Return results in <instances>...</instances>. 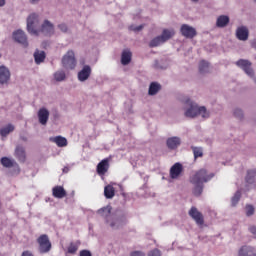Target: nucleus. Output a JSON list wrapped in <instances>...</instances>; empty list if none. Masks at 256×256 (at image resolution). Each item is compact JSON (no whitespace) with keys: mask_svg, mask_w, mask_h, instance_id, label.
I'll list each match as a JSON object with an SVG mask.
<instances>
[{"mask_svg":"<svg viewBox=\"0 0 256 256\" xmlns=\"http://www.w3.org/2000/svg\"><path fill=\"white\" fill-rule=\"evenodd\" d=\"M184 117L187 119H209L211 117V111L205 106H199V104L189 97L182 99Z\"/></svg>","mask_w":256,"mask_h":256,"instance_id":"f257e3e1","label":"nucleus"},{"mask_svg":"<svg viewBox=\"0 0 256 256\" xmlns=\"http://www.w3.org/2000/svg\"><path fill=\"white\" fill-rule=\"evenodd\" d=\"M99 213H106V223H108L111 229H121V227H125V224L127 223V216L122 215L115 218L111 214L110 208L99 210Z\"/></svg>","mask_w":256,"mask_h":256,"instance_id":"f03ea898","label":"nucleus"},{"mask_svg":"<svg viewBox=\"0 0 256 256\" xmlns=\"http://www.w3.org/2000/svg\"><path fill=\"white\" fill-rule=\"evenodd\" d=\"M39 27H41V16L32 12L26 18V30L30 35L39 37Z\"/></svg>","mask_w":256,"mask_h":256,"instance_id":"7ed1b4c3","label":"nucleus"},{"mask_svg":"<svg viewBox=\"0 0 256 256\" xmlns=\"http://www.w3.org/2000/svg\"><path fill=\"white\" fill-rule=\"evenodd\" d=\"M213 177H215V174H209L205 169H200L190 178V183H192V185L208 183Z\"/></svg>","mask_w":256,"mask_h":256,"instance_id":"20e7f679","label":"nucleus"},{"mask_svg":"<svg viewBox=\"0 0 256 256\" xmlns=\"http://www.w3.org/2000/svg\"><path fill=\"white\" fill-rule=\"evenodd\" d=\"M36 242L38 244V252L40 255H45V253H49V251L53 249V244H51V240L47 234L40 235Z\"/></svg>","mask_w":256,"mask_h":256,"instance_id":"39448f33","label":"nucleus"},{"mask_svg":"<svg viewBox=\"0 0 256 256\" xmlns=\"http://www.w3.org/2000/svg\"><path fill=\"white\" fill-rule=\"evenodd\" d=\"M235 65L242 69V71H244V73H246V75H248L250 79H253V77H255V71L251 67L253 65L251 61L247 59H239L238 61H236Z\"/></svg>","mask_w":256,"mask_h":256,"instance_id":"423d86ee","label":"nucleus"},{"mask_svg":"<svg viewBox=\"0 0 256 256\" xmlns=\"http://www.w3.org/2000/svg\"><path fill=\"white\" fill-rule=\"evenodd\" d=\"M41 33L46 37L55 35V25L47 19L44 20L38 29V36L41 35Z\"/></svg>","mask_w":256,"mask_h":256,"instance_id":"0eeeda50","label":"nucleus"},{"mask_svg":"<svg viewBox=\"0 0 256 256\" xmlns=\"http://www.w3.org/2000/svg\"><path fill=\"white\" fill-rule=\"evenodd\" d=\"M62 66L64 69H75L77 60H75V52L69 50L62 58Z\"/></svg>","mask_w":256,"mask_h":256,"instance_id":"6e6552de","label":"nucleus"},{"mask_svg":"<svg viewBox=\"0 0 256 256\" xmlns=\"http://www.w3.org/2000/svg\"><path fill=\"white\" fill-rule=\"evenodd\" d=\"M111 159H113V157L109 156L107 158H104L97 164L96 173L100 177H103V175H105L109 171V168L111 167Z\"/></svg>","mask_w":256,"mask_h":256,"instance_id":"1a4fd4ad","label":"nucleus"},{"mask_svg":"<svg viewBox=\"0 0 256 256\" xmlns=\"http://www.w3.org/2000/svg\"><path fill=\"white\" fill-rule=\"evenodd\" d=\"M180 33L181 36L185 37L186 39H194V37H197V30L188 24L181 25Z\"/></svg>","mask_w":256,"mask_h":256,"instance_id":"9d476101","label":"nucleus"},{"mask_svg":"<svg viewBox=\"0 0 256 256\" xmlns=\"http://www.w3.org/2000/svg\"><path fill=\"white\" fill-rule=\"evenodd\" d=\"M13 39L16 43L22 45V47H29V41H27V34L23 30H17L13 32Z\"/></svg>","mask_w":256,"mask_h":256,"instance_id":"9b49d317","label":"nucleus"},{"mask_svg":"<svg viewBox=\"0 0 256 256\" xmlns=\"http://www.w3.org/2000/svg\"><path fill=\"white\" fill-rule=\"evenodd\" d=\"M11 81V71L6 66H0V85H8Z\"/></svg>","mask_w":256,"mask_h":256,"instance_id":"f8f14e48","label":"nucleus"},{"mask_svg":"<svg viewBox=\"0 0 256 256\" xmlns=\"http://www.w3.org/2000/svg\"><path fill=\"white\" fill-rule=\"evenodd\" d=\"M91 66L89 65H84L81 71L78 72V81L81 83H84V81H87L89 77H91Z\"/></svg>","mask_w":256,"mask_h":256,"instance_id":"ddd939ff","label":"nucleus"},{"mask_svg":"<svg viewBox=\"0 0 256 256\" xmlns=\"http://www.w3.org/2000/svg\"><path fill=\"white\" fill-rule=\"evenodd\" d=\"M189 215L194 219L195 223L198 225H203L205 223V219L203 218V214L197 210L196 207H192L189 210Z\"/></svg>","mask_w":256,"mask_h":256,"instance_id":"4468645a","label":"nucleus"},{"mask_svg":"<svg viewBox=\"0 0 256 256\" xmlns=\"http://www.w3.org/2000/svg\"><path fill=\"white\" fill-rule=\"evenodd\" d=\"M236 38L239 41H247L249 39V28L247 26H240L236 29Z\"/></svg>","mask_w":256,"mask_h":256,"instance_id":"2eb2a0df","label":"nucleus"},{"mask_svg":"<svg viewBox=\"0 0 256 256\" xmlns=\"http://www.w3.org/2000/svg\"><path fill=\"white\" fill-rule=\"evenodd\" d=\"M181 173H183V165L179 162L175 163L170 168V177L172 179H179V177L181 176Z\"/></svg>","mask_w":256,"mask_h":256,"instance_id":"dca6fc26","label":"nucleus"},{"mask_svg":"<svg viewBox=\"0 0 256 256\" xmlns=\"http://www.w3.org/2000/svg\"><path fill=\"white\" fill-rule=\"evenodd\" d=\"M38 119L41 125H47V121H49V110L47 108H41L38 111Z\"/></svg>","mask_w":256,"mask_h":256,"instance_id":"f3484780","label":"nucleus"},{"mask_svg":"<svg viewBox=\"0 0 256 256\" xmlns=\"http://www.w3.org/2000/svg\"><path fill=\"white\" fill-rule=\"evenodd\" d=\"M52 195L56 199H63L64 197H67V191H65V188H63V186H55L52 189Z\"/></svg>","mask_w":256,"mask_h":256,"instance_id":"a211bd4d","label":"nucleus"},{"mask_svg":"<svg viewBox=\"0 0 256 256\" xmlns=\"http://www.w3.org/2000/svg\"><path fill=\"white\" fill-rule=\"evenodd\" d=\"M238 256H256L253 246H242L238 251Z\"/></svg>","mask_w":256,"mask_h":256,"instance_id":"6ab92c4d","label":"nucleus"},{"mask_svg":"<svg viewBox=\"0 0 256 256\" xmlns=\"http://www.w3.org/2000/svg\"><path fill=\"white\" fill-rule=\"evenodd\" d=\"M81 246V242H70L69 245L66 248V254L67 255H76L77 251H79V247Z\"/></svg>","mask_w":256,"mask_h":256,"instance_id":"aec40b11","label":"nucleus"},{"mask_svg":"<svg viewBox=\"0 0 256 256\" xmlns=\"http://www.w3.org/2000/svg\"><path fill=\"white\" fill-rule=\"evenodd\" d=\"M229 21H230L229 16L220 15L216 20V27H218L219 29H223L227 27V25H229Z\"/></svg>","mask_w":256,"mask_h":256,"instance_id":"412c9836","label":"nucleus"},{"mask_svg":"<svg viewBox=\"0 0 256 256\" xmlns=\"http://www.w3.org/2000/svg\"><path fill=\"white\" fill-rule=\"evenodd\" d=\"M166 145L168 149H177L181 145V139L179 137H171L167 139Z\"/></svg>","mask_w":256,"mask_h":256,"instance_id":"4be33fe9","label":"nucleus"},{"mask_svg":"<svg viewBox=\"0 0 256 256\" xmlns=\"http://www.w3.org/2000/svg\"><path fill=\"white\" fill-rule=\"evenodd\" d=\"M162 41H164V43H167V41H169V39H171L172 37H175V30L173 29H164L162 31V34L160 35Z\"/></svg>","mask_w":256,"mask_h":256,"instance_id":"5701e85b","label":"nucleus"},{"mask_svg":"<svg viewBox=\"0 0 256 256\" xmlns=\"http://www.w3.org/2000/svg\"><path fill=\"white\" fill-rule=\"evenodd\" d=\"M131 57H133L131 50H124L121 55V63L123 65H129L131 63Z\"/></svg>","mask_w":256,"mask_h":256,"instance_id":"b1692460","label":"nucleus"},{"mask_svg":"<svg viewBox=\"0 0 256 256\" xmlns=\"http://www.w3.org/2000/svg\"><path fill=\"white\" fill-rule=\"evenodd\" d=\"M50 141L56 143L57 147H67V138L63 136L52 137L50 138Z\"/></svg>","mask_w":256,"mask_h":256,"instance_id":"393cba45","label":"nucleus"},{"mask_svg":"<svg viewBox=\"0 0 256 256\" xmlns=\"http://www.w3.org/2000/svg\"><path fill=\"white\" fill-rule=\"evenodd\" d=\"M45 57H46L45 51L36 50L34 52V61L36 65H41V63L45 61Z\"/></svg>","mask_w":256,"mask_h":256,"instance_id":"a878e982","label":"nucleus"},{"mask_svg":"<svg viewBox=\"0 0 256 256\" xmlns=\"http://www.w3.org/2000/svg\"><path fill=\"white\" fill-rule=\"evenodd\" d=\"M161 91V84L157 82H152L148 89V95H157Z\"/></svg>","mask_w":256,"mask_h":256,"instance_id":"bb28decb","label":"nucleus"},{"mask_svg":"<svg viewBox=\"0 0 256 256\" xmlns=\"http://www.w3.org/2000/svg\"><path fill=\"white\" fill-rule=\"evenodd\" d=\"M15 156L21 163H25V148L21 146H17L15 150Z\"/></svg>","mask_w":256,"mask_h":256,"instance_id":"cd10ccee","label":"nucleus"},{"mask_svg":"<svg viewBox=\"0 0 256 256\" xmlns=\"http://www.w3.org/2000/svg\"><path fill=\"white\" fill-rule=\"evenodd\" d=\"M232 115L237 119L238 121H244L245 119V112L243 109L236 107L232 110Z\"/></svg>","mask_w":256,"mask_h":256,"instance_id":"c85d7f7f","label":"nucleus"},{"mask_svg":"<svg viewBox=\"0 0 256 256\" xmlns=\"http://www.w3.org/2000/svg\"><path fill=\"white\" fill-rule=\"evenodd\" d=\"M104 196L106 199H113L115 197V187L107 185L104 188Z\"/></svg>","mask_w":256,"mask_h":256,"instance_id":"c756f323","label":"nucleus"},{"mask_svg":"<svg viewBox=\"0 0 256 256\" xmlns=\"http://www.w3.org/2000/svg\"><path fill=\"white\" fill-rule=\"evenodd\" d=\"M153 67L154 69H167L169 62L166 59L155 60Z\"/></svg>","mask_w":256,"mask_h":256,"instance_id":"7c9ffc66","label":"nucleus"},{"mask_svg":"<svg viewBox=\"0 0 256 256\" xmlns=\"http://www.w3.org/2000/svg\"><path fill=\"white\" fill-rule=\"evenodd\" d=\"M163 43H165V42L163 41V38H161V36H156L155 38H153V39L149 42V47H150V48L159 47L160 45H163Z\"/></svg>","mask_w":256,"mask_h":256,"instance_id":"2f4dec72","label":"nucleus"},{"mask_svg":"<svg viewBox=\"0 0 256 256\" xmlns=\"http://www.w3.org/2000/svg\"><path fill=\"white\" fill-rule=\"evenodd\" d=\"M199 71L202 74L209 73V62L202 60L199 63Z\"/></svg>","mask_w":256,"mask_h":256,"instance_id":"473e14b6","label":"nucleus"},{"mask_svg":"<svg viewBox=\"0 0 256 256\" xmlns=\"http://www.w3.org/2000/svg\"><path fill=\"white\" fill-rule=\"evenodd\" d=\"M1 165H3V167H6L7 169H10V167H13V165H15V161L11 160L8 157H2Z\"/></svg>","mask_w":256,"mask_h":256,"instance_id":"72a5a7b5","label":"nucleus"},{"mask_svg":"<svg viewBox=\"0 0 256 256\" xmlns=\"http://www.w3.org/2000/svg\"><path fill=\"white\" fill-rule=\"evenodd\" d=\"M65 71L63 70H58L57 72L54 73V79L55 81L61 82V81H65Z\"/></svg>","mask_w":256,"mask_h":256,"instance_id":"f704fd0d","label":"nucleus"},{"mask_svg":"<svg viewBox=\"0 0 256 256\" xmlns=\"http://www.w3.org/2000/svg\"><path fill=\"white\" fill-rule=\"evenodd\" d=\"M193 185H194L193 195H195V197H199L203 193V184L199 183V184H193Z\"/></svg>","mask_w":256,"mask_h":256,"instance_id":"c9c22d12","label":"nucleus"},{"mask_svg":"<svg viewBox=\"0 0 256 256\" xmlns=\"http://www.w3.org/2000/svg\"><path fill=\"white\" fill-rule=\"evenodd\" d=\"M191 149H192L193 154H194V159H197L199 157H203V148L192 146Z\"/></svg>","mask_w":256,"mask_h":256,"instance_id":"e433bc0d","label":"nucleus"},{"mask_svg":"<svg viewBox=\"0 0 256 256\" xmlns=\"http://www.w3.org/2000/svg\"><path fill=\"white\" fill-rule=\"evenodd\" d=\"M255 177H256V170H249L246 176L247 183H254Z\"/></svg>","mask_w":256,"mask_h":256,"instance_id":"4c0bfd02","label":"nucleus"},{"mask_svg":"<svg viewBox=\"0 0 256 256\" xmlns=\"http://www.w3.org/2000/svg\"><path fill=\"white\" fill-rule=\"evenodd\" d=\"M241 200V191H237L231 199L232 207H235Z\"/></svg>","mask_w":256,"mask_h":256,"instance_id":"58836bf2","label":"nucleus"},{"mask_svg":"<svg viewBox=\"0 0 256 256\" xmlns=\"http://www.w3.org/2000/svg\"><path fill=\"white\" fill-rule=\"evenodd\" d=\"M255 213V207L253 205H246V215L247 217H251Z\"/></svg>","mask_w":256,"mask_h":256,"instance_id":"ea45409f","label":"nucleus"},{"mask_svg":"<svg viewBox=\"0 0 256 256\" xmlns=\"http://www.w3.org/2000/svg\"><path fill=\"white\" fill-rule=\"evenodd\" d=\"M143 27H145V26L144 25H139V26L131 25V26H129V30L134 31V33H139V31H143Z\"/></svg>","mask_w":256,"mask_h":256,"instance_id":"a19ab883","label":"nucleus"},{"mask_svg":"<svg viewBox=\"0 0 256 256\" xmlns=\"http://www.w3.org/2000/svg\"><path fill=\"white\" fill-rule=\"evenodd\" d=\"M58 29L62 32V33H68L69 32V27H67V24L62 23L58 25Z\"/></svg>","mask_w":256,"mask_h":256,"instance_id":"79ce46f5","label":"nucleus"},{"mask_svg":"<svg viewBox=\"0 0 256 256\" xmlns=\"http://www.w3.org/2000/svg\"><path fill=\"white\" fill-rule=\"evenodd\" d=\"M148 256H161V250L160 249H153L150 252H148Z\"/></svg>","mask_w":256,"mask_h":256,"instance_id":"37998d69","label":"nucleus"},{"mask_svg":"<svg viewBox=\"0 0 256 256\" xmlns=\"http://www.w3.org/2000/svg\"><path fill=\"white\" fill-rule=\"evenodd\" d=\"M11 131H13V129H1L0 130V135L2 137H7V135H9V133H11Z\"/></svg>","mask_w":256,"mask_h":256,"instance_id":"c03bdc74","label":"nucleus"},{"mask_svg":"<svg viewBox=\"0 0 256 256\" xmlns=\"http://www.w3.org/2000/svg\"><path fill=\"white\" fill-rule=\"evenodd\" d=\"M249 231L253 235L254 239H256V226L255 225L250 226Z\"/></svg>","mask_w":256,"mask_h":256,"instance_id":"a18cd8bd","label":"nucleus"},{"mask_svg":"<svg viewBox=\"0 0 256 256\" xmlns=\"http://www.w3.org/2000/svg\"><path fill=\"white\" fill-rule=\"evenodd\" d=\"M79 256H93L89 250H81Z\"/></svg>","mask_w":256,"mask_h":256,"instance_id":"49530a36","label":"nucleus"},{"mask_svg":"<svg viewBox=\"0 0 256 256\" xmlns=\"http://www.w3.org/2000/svg\"><path fill=\"white\" fill-rule=\"evenodd\" d=\"M130 256H145V254L141 251H133L130 253Z\"/></svg>","mask_w":256,"mask_h":256,"instance_id":"de8ad7c7","label":"nucleus"},{"mask_svg":"<svg viewBox=\"0 0 256 256\" xmlns=\"http://www.w3.org/2000/svg\"><path fill=\"white\" fill-rule=\"evenodd\" d=\"M6 1L5 0H0V7H5Z\"/></svg>","mask_w":256,"mask_h":256,"instance_id":"09e8293b","label":"nucleus"},{"mask_svg":"<svg viewBox=\"0 0 256 256\" xmlns=\"http://www.w3.org/2000/svg\"><path fill=\"white\" fill-rule=\"evenodd\" d=\"M5 129H15V126H13V124H8Z\"/></svg>","mask_w":256,"mask_h":256,"instance_id":"8fccbe9b","label":"nucleus"},{"mask_svg":"<svg viewBox=\"0 0 256 256\" xmlns=\"http://www.w3.org/2000/svg\"><path fill=\"white\" fill-rule=\"evenodd\" d=\"M30 3H32L33 5H35V3H39L40 0H29Z\"/></svg>","mask_w":256,"mask_h":256,"instance_id":"3c124183","label":"nucleus"},{"mask_svg":"<svg viewBox=\"0 0 256 256\" xmlns=\"http://www.w3.org/2000/svg\"><path fill=\"white\" fill-rule=\"evenodd\" d=\"M192 1V3H197V2H199V0H191Z\"/></svg>","mask_w":256,"mask_h":256,"instance_id":"603ef678","label":"nucleus"},{"mask_svg":"<svg viewBox=\"0 0 256 256\" xmlns=\"http://www.w3.org/2000/svg\"><path fill=\"white\" fill-rule=\"evenodd\" d=\"M256 2V0H254Z\"/></svg>","mask_w":256,"mask_h":256,"instance_id":"864d4df0","label":"nucleus"}]
</instances>
